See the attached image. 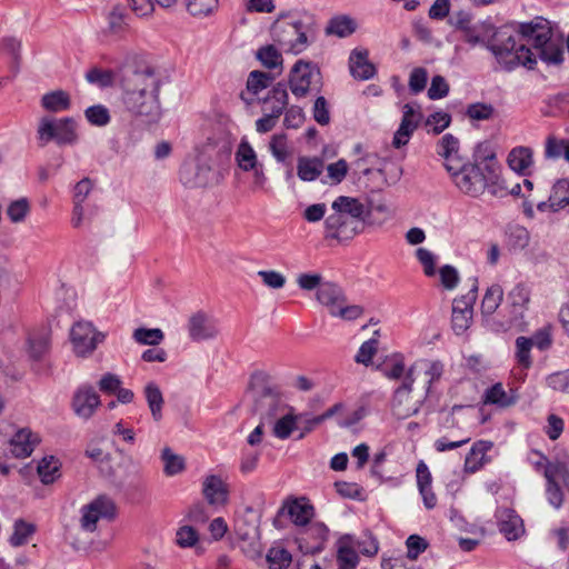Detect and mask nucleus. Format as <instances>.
Segmentation results:
<instances>
[{
  "label": "nucleus",
  "mask_w": 569,
  "mask_h": 569,
  "mask_svg": "<svg viewBox=\"0 0 569 569\" xmlns=\"http://www.w3.org/2000/svg\"><path fill=\"white\" fill-rule=\"evenodd\" d=\"M472 46L478 43L486 47L506 71H512L519 66L532 70L537 63L536 56L550 64H559L563 60V51L552 38H535L536 51L525 44H517L515 38H468Z\"/></svg>",
  "instance_id": "nucleus-1"
},
{
  "label": "nucleus",
  "mask_w": 569,
  "mask_h": 569,
  "mask_svg": "<svg viewBox=\"0 0 569 569\" xmlns=\"http://www.w3.org/2000/svg\"><path fill=\"white\" fill-rule=\"evenodd\" d=\"M483 166L471 163L467 160L455 162L448 170L453 184L465 194L478 198L486 190L492 196H502L507 190L501 177V167L496 161L495 154L486 157Z\"/></svg>",
  "instance_id": "nucleus-2"
},
{
  "label": "nucleus",
  "mask_w": 569,
  "mask_h": 569,
  "mask_svg": "<svg viewBox=\"0 0 569 569\" xmlns=\"http://www.w3.org/2000/svg\"><path fill=\"white\" fill-rule=\"evenodd\" d=\"M249 397L253 402L252 410L261 416V419L273 418L281 405L277 391L270 385V377L263 371H257L251 376Z\"/></svg>",
  "instance_id": "nucleus-3"
},
{
  "label": "nucleus",
  "mask_w": 569,
  "mask_h": 569,
  "mask_svg": "<svg viewBox=\"0 0 569 569\" xmlns=\"http://www.w3.org/2000/svg\"><path fill=\"white\" fill-rule=\"evenodd\" d=\"M170 74L161 67H144V123H157L162 116L159 101L160 88L168 83Z\"/></svg>",
  "instance_id": "nucleus-4"
},
{
  "label": "nucleus",
  "mask_w": 569,
  "mask_h": 569,
  "mask_svg": "<svg viewBox=\"0 0 569 569\" xmlns=\"http://www.w3.org/2000/svg\"><path fill=\"white\" fill-rule=\"evenodd\" d=\"M317 299L332 317L351 321L363 313V308L359 305H349L343 290L332 282H325L318 288Z\"/></svg>",
  "instance_id": "nucleus-5"
},
{
  "label": "nucleus",
  "mask_w": 569,
  "mask_h": 569,
  "mask_svg": "<svg viewBox=\"0 0 569 569\" xmlns=\"http://www.w3.org/2000/svg\"><path fill=\"white\" fill-rule=\"evenodd\" d=\"M546 479L545 495L548 503L559 510L565 502V493L557 478L560 477L569 492V468L563 462H548L543 472Z\"/></svg>",
  "instance_id": "nucleus-6"
},
{
  "label": "nucleus",
  "mask_w": 569,
  "mask_h": 569,
  "mask_svg": "<svg viewBox=\"0 0 569 569\" xmlns=\"http://www.w3.org/2000/svg\"><path fill=\"white\" fill-rule=\"evenodd\" d=\"M319 80V69L309 62L299 60L293 64L290 71V90L296 98H303L315 87H318Z\"/></svg>",
  "instance_id": "nucleus-7"
},
{
  "label": "nucleus",
  "mask_w": 569,
  "mask_h": 569,
  "mask_svg": "<svg viewBox=\"0 0 569 569\" xmlns=\"http://www.w3.org/2000/svg\"><path fill=\"white\" fill-rule=\"evenodd\" d=\"M52 328L49 320L36 323L27 330V353L33 361H41L51 348Z\"/></svg>",
  "instance_id": "nucleus-8"
},
{
  "label": "nucleus",
  "mask_w": 569,
  "mask_h": 569,
  "mask_svg": "<svg viewBox=\"0 0 569 569\" xmlns=\"http://www.w3.org/2000/svg\"><path fill=\"white\" fill-rule=\"evenodd\" d=\"M116 516L117 507L114 502L109 497L101 495L82 508L81 527L93 532L100 519L112 520Z\"/></svg>",
  "instance_id": "nucleus-9"
},
{
  "label": "nucleus",
  "mask_w": 569,
  "mask_h": 569,
  "mask_svg": "<svg viewBox=\"0 0 569 569\" xmlns=\"http://www.w3.org/2000/svg\"><path fill=\"white\" fill-rule=\"evenodd\" d=\"M213 177L211 166L202 158L186 160L179 171V178L187 188H204Z\"/></svg>",
  "instance_id": "nucleus-10"
},
{
  "label": "nucleus",
  "mask_w": 569,
  "mask_h": 569,
  "mask_svg": "<svg viewBox=\"0 0 569 569\" xmlns=\"http://www.w3.org/2000/svg\"><path fill=\"white\" fill-rule=\"evenodd\" d=\"M478 280L472 279V284L468 293L453 300L452 303V329L457 335L463 333L471 323L472 306L477 299Z\"/></svg>",
  "instance_id": "nucleus-11"
},
{
  "label": "nucleus",
  "mask_w": 569,
  "mask_h": 569,
  "mask_svg": "<svg viewBox=\"0 0 569 569\" xmlns=\"http://www.w3.org/2000/svg\"><path fill=\"white\" fill-rule=\"evenodd\" d=\"M103 336L90 322H77L70 332L73 351L79 357L92 353Z\"/></svg>",
  "instance_id": "nucleus-12"
},
{
  "label": "nucleus",
  "mask_w": 569,
  "mask_h": 569,
  "mask_svg": "<svg viewBox=\"0 0 569 569\" xmlns=\"http://www.w3.org/2000/svg\"><path fill=\"white\" fill-rule=\"evenodd\" d=\"M39 139L43 142L56 140L60 144L73 143L77 140L76 123L71 118L58 121L44 120L38 129Z\"/></svg>",
  "instance_id": "nucleus-13"
},
{
  "label": "nucleus",
  "mask_w": 569,
  "mask_h": 569,
  "mask_svg": "<svg viewBox=\"0 0 569 569\" xmlns=\"http://www.w3.org/2000/svg\"><path fill=\"white\" fill-rule=\"evenodd\" d=\"M260 515L251 507L237 517L234 531L240 540L248 542L253 550L260 548Z\"/></svg>",
  "instance_id": "nucleus-14"
},
{
  "label": "nucleus",
  "mask_w": 569,
  "mask_h": 569,
  "mask_svg": "<svg viewBox=\"0 0 569 569\" xmlns=\"http://www.w3.org/2000/svg\"><path fill=\"white\" fill-rule=\"evenodd\" d=\"M361 226L360 219H352L348 214L335 211L325 220L326 237L349 240L360 231Z\"/></svg>",
  "instance_id": "nucleus-15"
},
{
  "label": "nucleus",
  "mask_w": 569,
  "mask_h": 569,
  "mask_svg": "<svg viewBox=\"0 0 569 569\" xmlns=\"http://www.w3.org/2000/svg\"><path fill=\"white\" fill-rule=\"evenodd\" d=\"M422 114L418 107L406 103L403 106V114L398 130L396 131L392 140L395 148H401L406 146L415 130L418 128Z\"/></svg>",
  "instance_id": "nucleus-16"
},
{
  "label": "nucleus",
  "mask_w": 569,
  "mask_h": 569,
  "mask_svg": "<svg viewBox=\"0 0 569 569\" xmlns=\"http://www.w3.org/2000/svg\"><path fill=\"white\" fill-rule=\"evenodd\" d=\"M188 333L193 341L213 339L219 333L217 321L209 315L198 311L188 321Z\"/></svg>",
  "instance_id": "nucleus-17"
},
{
  "label": "nucleus",
  "mask_w": 569,
  "mask_h": 569,
  "mask_svg": "<svg viewBox=\"0 0 569 569\" xmlns=\"http://www.w3.org/2000/svg\"><path fill=\"white\" fill-rule=\"evenodd\" d=\"M499 531L507 538V540H517L523 532L522 519L516 513L515 510L509 508H498L495 515Z\"/></svg>",
  "instance_id": "nucleus-18"
},
{
  "label": "nucleus",
  "mask_w": 569,
  "mask_h": 569,
  "mask_svg": "<svg viewBox=\"0 0 569 569\" xmlns=\"http://www.w3.org/2000/svg\"><path fill=\"white\" fill-rule=\"evenodd\" d=\"M411 383L412 380L403 382L395 392L392 410L399 419H406L419 412L421 401L410 402Z\"/></svg>",
  "instance_id": "nucleus-19"
},
{
  "label": "nucleus",
  "mask_w": 569,
  "mask_h": 569,
  "mask_svg": "<svg viewBox=\"0 0 569 569\" xmlns=\"http://www.w3.org/2000/svg\"><path fill=\"white\" fill-rule=\"evenodd\" d=\"M100 403V396L92 387H82L73 396L72 408L78 416L90 418Z\"/></svg>",
  "instance_id": "nucleus-20"
},
{
  "label": "nucleus",
  "mask_w": 569,
  "mask_h": 569,
  "mask_svg": "<svg viewBox=\"0 0 569 569\" xmlns=\"http://www.w3.org/2000/svg\"><path fill=\"white\" fill-rule=\"evenodd\" d=\"M202 495L209 505L223 506L228 501L229 489L219 476L209 475L203 479Z\"/></svg>",
  "instance_id": "nucleus-21"
},
{
  "label": "nucleus",
  "mask_w": 569,
  "mask_h": 569,
  "mask_svg": "<svg viewBox=\"0 0 569 569\" xmlns=\"http://www.w3.org/2000/svg\"><path fill=\"white\" fill-rule=\"evenodd\" d=\"M38 437L29 429L18 430L9 441L12 457L24 459L31 456L38 445Z\"/></svg>",
  "instance_id": "nucleus-22"
},
{
  "label": "nucleus",
  "mask_w": 569,
  "mask_h": 569,
  "mask_svg": "<svg viewBox=\"0 0 569 569\" xmlns=\"http://www.w3.org/2000/svg\"><path fill=\"white\" fill-rule=\"evenodd\" d=\"M519 396L513 388L505 389L501 382H497L491 387L487 388L483 393V403L493 405L498 408H509L518 401Z\"/></svg>",
  "instance_id": "nucleus-23"
},
{
  "label": "nucleus",
  "mask_w": 569,
  "mask_h": 569,
  "mask_svg": "<svg viewBox=\"0 0 569 569\" xmlns=\"http://www.w3.org/2000/svg\"><path fill=\"white\" fill-rule=\"evenodd\" d=\"M368 50L365 48H356L349 57L350 73L355 79L368 80L376 73L375 66L368 60Z\"/></svg>",
  "instance_id": "nucleus-24"
},
{
  "label": "nucleus",
  "mask_w": 569,
  "mask_h": 569,
  "mask_svg": "<svg viewBox=\"0 0 569 569\" xmlns=\"http://www.w3.org/2000/svg\"><path fill=\"white\" fill-rule=\"evenodd\" d=\"M338 569H356L358 555L355 548V537L346 535L337 542Z\"/></svg>",
  "instance_id": "nucleus-25"
},
{
  "label": "nucleus",
  "mask_w": 569,
  "mask_h": 569,
  "mask_svg": "<svg viewBox=\"0 0 569 569\" xmlns=\"http://www.w3.org/2000/svg\"><path fill=\"white\" fill-rule=\"evenodd\" d=\"M459 140L451 133H446L437 143V153L443 158L445 168L448 171L453 163H460L465 159L459 154Z\"/></svg>",
  "instance_id": "nucleus-26"
},
{
  "label": "nucleus",
  "mask_w": 569,
  "mask_h": 569,
  "mask_svg": "<svg viewBox=\"0 0 569 569\" xmlns=\"http://www.w3.org/2000/svg\"><path fill=\"white\" fill-rule=\"evenodd\" d=\"M144 399L151 415V420L158 426L163 419L164 398L156 382L151 381L144 387Z\"/></svg>",
  "instance_id": "nucleus-27"
},
{
  "label": "nucleus",
  "mask_w": 569,
  "mask_h": 569,
  "mask_svg": "<svg viewBox=\"0 0 569 569\" xmlns=\"http://www.w3.org/2000/svg\"><path fill=\"white\" fill-rule=\"evenodd\" d=\"M492 448V442L486 440L476 441L465 459V471L475 473L486 463L487 452Z\"/></svg>",
  "instance_id": "nucleus-28"
},
{
  "label": "nucleus",
  "mask_w": 569,
  "mask_h": 569,
  "mask_svg": "<svg viewBox=\"0 0 569 569\" xmlns=\"http://www.w3.org/2000/svg\"><path fill=\"white\" fill-rule=\"evenodd\" d=\"M510 169L519 174L528 176L533 164L532 150L529 147H516L508 154Z\"/></svg>",
  "instance_id": "nucleus-29"
},
{
  "label": "nucleus",
  "mask_w": 569,
  "mask_h": 569,
  "mask_svg": "<svg viewBox=\"0 0 569 569\" xmlns=\"http://www.w3.org/2000/svg\"><path fill=\"white\" fill-rule=\"evenodd\" d=\"M325 162L318 157H299L297 163V174L302 181H315L322 173Z\"/></svg>",
  "instance_id": "nucleus-30"
},
{
  "label": "nucleus",
  "mask_w": 569,
  "mask_h": 569,
  "mask_svg": "<svg viewBox=\"0 0 569 569\" xmlns=\"http://www.w3.org/2000/svg\"><path fill=\"white\" fill-rule=\"evenodd\" d=\"M358 28L359 22L356 18L349 14H337L329 20L326 33L328 36H350L356 33Z\"/></svg>",
  "instance_id": "nucleus-31"
},
{
  "label": "nucleus",
  "mask_w": 569,
  "mask_h": 569,
  "mask_svg": "<svg viewBox=\"0 0 569 569\" xmlns=\"http://www.w3.org/2000/svg\"><path fill=\"white\" fill-rule=\"evenodd\" d=\"M268 150L278 163L290 164L293 148L290 146L286 133H276L270 138Z\"/></svg>",
  "instance_id": "nucleus-32"
},
{
  "label": "nucleus",
  "mask_w": 569,
  "mask_h": 569,
  "mask_svg": "<svg viewBox=\"0 0 569 569\" xmlns=\"http://www.w3.org/2000/svg\"><path fill=\"white\" fill-rule=\"evenodd\" d=\"M274 93L278 104L273 109H270V111H264V116L256 121V130L259 133H267L271 131L283 112L284 94L281 90H276Z\"/></svg>",
  "instance_id": "nucleus-33"
},
{
  "label": "nucleus",
  "mask_w": 569,
  "mask_h": 569,
  "mask_svg": "<svg viewBox=\"0 0 569 569\" xmlns=\"http://www.w3.org/2000/svg\"><path fill=\"white\" fill-rule=\"evenodd\" d=\"M37 472L43 485H51L61 477V462L54 456H46L38 462Z\"/></svg>",
  "instance_id": "nucleus-34"
},
{
  "label": "nucleus",
  "mask_w": 569,
  "mask_h": 569,
  "mask_svg": "<svg viewBox=\"0 0 569 569\" xmlns=\"http://www.w3.org/2000/svg\"><path fill=\"white\" fill-rule=\"evenodd\" d=\"M520 36H552L559 32L558 27L542 17H536L530 22L518 26Z\"/></svg>",
  "instance_id": "nucleus-35"
},
{
  "label": "nucleus",
  "mask_w": 569,
  "mask_h": 569,
  "mask_svg": "<svg viewBox=\"0 0 569 569\" xmlns=\"http://www.w3.org/2000/svg\"><path fill=\"white\" fill-rule=\"evenodd\" d=\"M332 210L363 221L365 206L357 198L340 196L332 202Z\"/></svg>",
  "instance_id": "nucleus-36"
},
{
  "label": "nucleus",
  "mask_w": 569,
  "mask_h": 569,
  "mask_svg": "<svg viewBox=\"0 0 569 569\" xmlns=\"http://www.w3.org/2000/svg\"><path fill=\"white\" fill-rule=\"evenodd\" d=\"M283 509L287 510L288 516L296 526L308 525L313 516V507L297 499L288 502Z\"/></svg>",
  "instance_id": "nucleus-37"
},
{
  "label": "nucleus",
  "mask_w": 569,
  "mask_h": 569,
  "mask_svg": "<svg viewBox=\"0 0 569 569\" xmlns=\"http://www.w3.org/2000/svg\"><path fill=\"white\" fill-rule=\"evenodd\" d=\"M530 301V292L528 288L521 283L517 284L509 293H508V302L512 308V317L515 319L521 318L523 311L527 309L528 303Z\"/></svg>",
  "instance_id": "nucleus-38"
},
{
  "label": "nucleus",
  "mask_w": 569,
  "mask_h": 569,
  "mask_svg": "<svg viewBox=\"0 0 569 569\" xmlns=\"http://www.w3.org/2000/svg\"><path fill=\"white\" fill-rule=\"evenodd\" d=\"M41 104L49 112L64 111L70 108V96L63 90H56L44 94Z\"/></svg>",
  "instance_id": "nucleus-39"
},
{
  "label": "nucleus",
  "mask_w": 569,
  "mask_h": 569,
  "mask_svg": "<svg viewBox=\"0 0 569 569\" xmlns=\"http://www.w3.org/2000/svg\"><path fill=\"white\" fill-rule=\"evenodd\" d=\"M311 28H305L301 21L289 16L280 17L272 26V32L306 36L307 32H313Z\"/></svg>",
  "instance_id": "nucleus-40"
},
{
  "label": "nucleus",
  "mask_w": 569,
  "mask_h": 569,
  "mask_svg": "<svg viewBox=\"0 0 569 569\" xmlns=\"http://www.w3.org/2000/svg\"><path fill=\"white\" fill-rule=\"evenodd\" d=\"M236 160L240 169L251 171L258 164L257 153L247 140H241L236 152Z\"/></svg>",
  "instance_id": "nucleus-41"
},
{
  "label": "nucleus",
  "mask_w": 569,
  "mask_h": 569,
  "mask_svg": "<svg viewBox=\"0 0 569 569\" xmlns=\"http://www.w3.org/2000/svg\"><path fill=\"white\" fill-rule=\"evenodd\" d=\"M503 299V290L499 284L489 287L481 302V312L485 316H491L496 312Z\"/></svg>",
  "instance_id": "nucleus-42"
},
{
  "label": "nucleus",
  "mask_w": 569,
  "mask_h": 569,
  "mask_svg": "<svg viewBox=\"0 0 569 569\" xmlns=\"http://www.w3.org/2000/svg\"><path fill=\"white\" fill-rule=\"evenodd\" d=\"M269 569H288L292 562L291 553L281 546L271 547L266 556Z\"/></svg>",
  "instance_id": "nucleus-43"
},
{
  "label": "nucleus",
  "mask_w": 569,
  "mask_h": 569,
  "mask_svg": "<svg viewBox=\"0 0 569 569\" xmlns=\"http://www.w3.org/2000/svg\"><path fill=\"white\" fill-rule=\"evenodd\" d=\"M161 459L163 462V471L169 477L181 473L186 468L184 458L180 455L174 453L168 447L162 450Z\"/></svg>",
  "instance_id": "nucleus-44"
},
{
  "label": "nucleus",
  "mask_w": 569,
  "mask_h": 569,
  "mask_svg": "<svg viewBox=\"0 0 569 569\" xmlns=\"http://www.w3.org/2000/svg\"><path fill=\"white\" fill-rule=\"evenodd\" d=\"M257 59L268 69H279L278 74L282 71V56L273 46H264L256 53Z\"/></svg>",
  "instance_id": "nucleus-45"
},
{
  "label": "nucleus",
  "mask_w": 569,
  "mask_h": 569,
  "mask_svg": "<svg viewBox=\"0 0 569 569\" xmlns=\"http://www.w3.org/2000/svg\"><path fill=\"white\" fill-rule=\"evenodd\" d=\"M506 236L508 246L513 250H523L530 241L529 231L519 224L509 226Z\"/></svg>",
  "instance_id": "nucleus-46"
},
{
  "label": "nucleus",
  "mask_w": 569,
  "mask_h": 569,
  "mask_svg": "<svg viewBox=\"0 0 569 569\" xmlns=\"http://www.w3.org/2000/svg\"><path fill=\"white\" fill-rule=\"evenodd\" d=\"M553 212L569 206V179L558 180L551 191Z\"/></svg>",
  "instance_id": "nucleus-47"
},
{
  "label": "nucleus",
  "mask_w": 569,
  "mask_h": 569,
  "mask_svg": "<svg viewBox=\"0 0 569 569\" xmlns=\"http://www.w3.org/2000/svg\"><path fill=\"white\" fill-rule=\"evenodd\" d=\"M36 532V526L19 519L14 522L13 533L10 537V543L13 547H20L28 542V539Z\"/></svg>",
  "instance_id": "nucleus-48"
},
{
  "label": "nucleus",
  "mask_w": 569,
  "mask_h": 569,
  "mask_svg": "<svg viewBox=\"0 0 569 569\" xmlns=\"http://www.w3.org/2000/svg\"><path fill=\"white\" fill-rule=\"evenodd\" d=\"M273 80L274 76H271L268 72L254 70L249 73L247 89L250 93L257 96L262 90L267 89Z\"/></svg>",
  "instance_id": "nucleus-49"
},
{
  "label": "nucleus",
  "mask_w": 569,
  "mask_h": 569,
  "mask_svg": "<svg viewBox=\"0 0 569 569\" xmlns=\"http://www.w3.org/2000/svg\"><path fill=\"white\" fill-rule=\"evenodd\" d=\"M415 368H420L425 370V375L428 377V390L430 389V386L440 379V377L443 373V365L442 362L436 360V361H429V360H421L416 363L413 368L410 369L407 379H411L412 371Z\"/></svg>",
  "instance_id": "nucleus-50"
},
{
  "label": "nucleus",
  "mask_w": 569,
  "mask_h": 569,
  "mask_svg": "<svg viewBox=\"0 0 569 569\" xmlns=\"http://www.w3.org/2000/svg\"><path fill=\"white\" fill-rule=\"evenodd\" d=\"M533 347V340L520 336L516 339V360L525 369H528L532 365L530 351Z\"/></svg>",
  "instance_id": "nucleus-51"
},
{
  "label": "nucleus",
  "mask_w": 569,
  "mask_h": 569,
  "mask_svg": "<svg viewBox=\"0 0 569 569\" xmlns=\"http://www.w3.org/2000/svg\"><path fill=\"white\" fill-rule=\"evenodd\" d=\"M90 83L97 84L101 88L111 87L116 80V73L110 69L92 67L86 74Z\"/></svg>",
  "instance_id": "nucleus-52"
},
{
  "label": "nucleus",
  "mask_w": 569,
  "mask_h": 569,
  "mask_svg": "<svg viewBox=\"0 0 569 569\" xmlns=\"http://www.w3.org/2000/svg\"><path fill=\"white\" fill-rule=\"evenodd\" d=\"M450 122H451V117L449 113L435 112L427 118L426 127L428 128V132L439 134L446 128L449 127Z\"/></svg>",
  "instance_id": "nucleus-53"
},
{
  "label": "nucleus",
  "mask_w": 569,
  "mask_h": 569,
  "mask_svg": "<svg viewBox=\"0 0 569 569\" xmlns=\"http://www.w3.org/2000/svg\"><path fill=\"white\" fill-rule=\"evenodd\" d=\"M295 428H297L296 416L286 415L274 423L273 433L279 439H287Z\"/></svg>",
  "instance_id": "nucleus-54"
},
{
  "label": "nucleus",
  "mask_w": 569,
  "mask_h": 569,
  "mask_svg": "<svg viewBox=\"0 0 569 569\" xmlns=\"http://www.w3.org/2000/svg\"><path fill=\"white\" fill-rule=\"evenodd\" d=\"M218 6V0H187L188 11L192 16H207Z\"/></svg>",
  "instance_id": "nucleus-55"
},
{
  "label": "nucleus",
  "mask_w": 569,
  "mask_h": 569,
  "mask_svg": "<svg viewBox=\"0 0 569 569\" xmlns=\"http://www.w3.org/2000/svg\"><path fill=\"white\" fill-rule=\"evenodd\" d=\"M377 349H378V340L376 338H371V339L365 341L360 346V348L355 357L356 362L368 366L371 362L372 357L377 352Z\"/></svg>",
  "instance_id": "nucleus-56"
},
{
  "label": "nucleus",
  "mask_w": 569,
  "mask_h": 569,
  "mask_svg": "<svg viewBox=\"0 0 569 569\" xmlns=\"http://www.w3.org/2000/svg\"><path fill=\"white\" fill-rule=\"evenodd\" d=\"M355 548L365 556H375L378 552V541L370 532H365L359 539L355 538Z\"/></svg>",
  "instance_id": "nucleus-57"
},
{
  "label": "nucleus",
  "mask_w": 569,
  "mask_h": 569,
  "mask_svg": "<svg viewBox=\"0 0 569 569\" xmlns=\"http://www.w3.org/2000/svg\"><path fill=\"white\" fill-rule=\"evenodd\" d=\"M416 258L423 267L425 274L428 277H432L436 273V257L435 254L426 249V248H418L416 250Z\"/></svg>",
  "instance_id": "nucleus-58"
},
{
  "label": "nucleus",
  "mask_w": 569,
  "mask_h": 569,
  "mask_svg": "<svg viewBox=\"0 0 569 569\" xmlns=\"http://www.w3.org/2000/svg\"><path fill=\"white\" fill-rule=\"evenodd\" d=\"M406 546L407 557L411 560H416L418 556L427 549L428 542L418 535H411L407 538Z\"/></svg>",
  "instance_id": "nucleus-59"
},
{
  "label": "nucleus",
  "mask_w": 569,
  "mask_h": 569,
  "mask_svg": "<svg viewBox=\"0 0 569 569\" xmlns=\"http://www.w3.org/2000/svg\"><path fill=\"white\" fill-rule=\"evenodd\" d=\"M547 385L556 391L569 393V369L548 376Z\"/></svg>",
  "instance_id": "nucleus-60"
},
{
  "label": "nucleus",
  "mask_w": 569,
  "mask_h": 569,
  "mask_svg": "<svg viewBox=\"0 0 569 569\" xmlns=\"http://www.w3.org/2000/svg\"><path fill=\"white\" fill-rule=\"evenodd\" d=\"M347 172L348 163L345 159H339L327 167V176L333 184L340 183L346 178Z\"/></svg>",
  "instance_id": "nucleus-61"
},
{
  "label": "nucleus",
  "mask_w": 569,
  "mask_h": 569,
  "mask_svg": "<svg viewBox=\"0 0 569 569\" xmlns=\"http://www.w3.org/2000/svg\"><path fill=\"white\" fill-rule=\"evenodd\" d=\"M198 539L199 537L196 529L190 526L181 527L176 535V541L181 548L193 547Z\"/></svg>",
  "instance_id": "nucleus-62"
},
{
  "label": "nucleus",
  "mask_w": 569,
  "mask_h": 569,
  "mask_svg": "<svg viewBox=\"0 0 569 569\" xmlns=\"http://www.w3.org/2000/svg\"><path fill=\"white\" fill-rule=\"evenodd\" d=\"M30 210L27 199H19L10 203L8 207V216L12 222H19L26 218Z\"/></svg>",
  "instance_id": "nucleus-63"
},
{
  "label": "nucleus",
  "mask_w": 569,
  "mask_h": 569,
  "mask_svg": "<svg viewBox=\"0 0 569 569\" xmlns=\"http://www.w3.org/2000/svg\"><path fill=\"white\" fill-rule=\"evenodd\" d=\"M449 92V86L442 76H435L428 89V97L431 100L445 98Z\"/></svg>",
  "instance_id": "nucleus-64"
}]
</instances>
